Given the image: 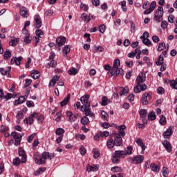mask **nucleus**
I'll return each instance as SVG.
<instances>
[{"label":"nucleus","instance_id":"f257e3e1","mask_svg":"<svg viewBox=\"0 0 177 177\" xmlns=\"http://www.w3.org/2000/svg\"><path fill=\"white\" fill-rule=\"evenodd\" d=\"M34 158L35 163L37 164V165H42V164H45L47 158H49V152L44 151L41 154V157L39 156L38 154H35L34 155Z\"/></svg>","mask_w":177,"mask_h":177},{"label":"nucleus","instance_id":"f03ea898","mask_svg":"<svg viewBox=\"0 0 177 177\" xmlns=\"http://www.w3.org/2000/svg\"><path fill=\"white\" fill-rule=\"evenodd\" d=\"M127 156V152L125 151H115L114 155L111 158V161L113 164H118L120 162V158H124Z\"/></svg>","mask_w":177,"mask_h":177},{"label":"nucleus","instance_id":"7ed1b4c3","mask_svg":"<svg viewBox=\"0 0 177 177\" xmlns=\"http://www.w3.org/2000/svg\"><path fill=\"white\" fill-rule=\"evenodd\" d=\"M162 16H164V8H162L161 6H159L154 14V20H156V23L161 22L162 20Z\"/></svg>","mask_w":177,"mask_h":177},{"label":"nucleus","instance_id":"20e7f679","mask_svg":"<svg viewBox=\"0 0 177 177\" xmlns=\"http://www.w3.org/2000/svg\"><path fill=\"white\" fill-rule=\"evenodd\" d=\"M145 160V156H142V155H137L135 156L133 158H129L128 159L129 162H131V164H142V162H143Z\"/></svg>","mask_w":177,"mask_h":177},{"label":"nucleus","instance_id":"39448f33","mask_svg":"<svg viewBox=\"0 0 177 177\" xmlns=\"http://www.w3.org/2000/svg\"><path fill=\"white\" fill-rule=\"evenodd\" d=\"M66 41H67V39H66L65 37L60 36L58 38L56 39V48H58V50H60V47L63 46L64 44H66Z\"/></svg>","mask_w":177,"mask_h":177},{"label":"nucleus","instance_id":"423d86ee","mask_svg":"<svg viewBox=\"0 0 177 177\" xmlns=\"http://www.w3.org/2000/svg\"><path fill=\"white\" fill-rule=\"evenodd\" d=\"M66 117L68 118V122H75L78 118V113L73 114V112L70 111H66Z\"/></svg>","mask_w":177,"mask_h":177},{"label":"nucleus","instance_id":"0eeeda50","mask_svg":"<svg viewBox=\"0 0 177 177\" xmlns=\"http://www.w3.org/2000/svg\"><path fill=\"white\" fill-rule=\"evenodd\" d=\"M147 89V85L146 84H138L134 87V93H140V92H143Z\"/></svg>","mask_w":177,"mask_h":177},{"label":"nucleus","instance_id":"6e6552de","mask_svg":"<svg viewBox=\"0 0 177 177\" xmlns=\"http://www.w3.org/2000/svg\"><path fill=\"white\" fill-rule=\"evenodd\" d=\"M80 102L84 107H91V102H89V95H86L80 97Z\"/></svg>","mask_w":177,"mask_h":177},{"label":"nucleus","instance_id":"1a4fd4ad","mask_svg":"<svg viewBox=\"0 0 177 177\" xmlns=\"http://www.w3.org/2000/svg\"><path fill=\"white\" fill-rule=\"evenodd\" d=\"M81 111H84L85 112V115L86 117H92L93 118H95V113L92 112L91 109L89 107H84V106H82L80 108Z\"/></svg>","mask_w":177,"mask_h":177},{"label":"nucleus","instance_id":"9d476101","mask_svg":"<svg viewBox=\"0 0 177 177\" xmlns=\"http://www.w3.org/2000/svg\"><path fill=\"white\" fill-rule=\"evenodd\" d=\"M146 81V73L140 72L136 77V82L137 84H143Z\"/></svg>","mask_w":177,"mask_h":177},{"label":"nucleus","instance_id":"9b49d317","mask_svg":"<svg viewBox=\"0 0 177 177\" xmlns=\"http://www.w3.org/2000/svg\"><path fill=\"white\" fill-rule=\"evenodd\" d=\"M140 118L142 121L143 124H147V120H146V117H147V110L141 109L139 111Z\"/></svg>","mask_w":177,"mask_h":177},{"label":"nucleus","instance_id":"f8f14e48","mask_svg":"<svg viewBox=\"0 0 177 177\" xmlns=\"http://www.w3.org/2000/svg\"><path fill=\"white\" fill-rule=\"evenodd\" d=\"M172 129H174V127L170 126L168 128V129L163 133L162 135H163L165 139H169V138H171V135H172V133L174 132L172 131Z\"/></svg>","mask_w":177,"mask_h":177},{"label":"nucleus","instance_id":"ddd939ff","mask_svg":"<svg viewBox=\"0 0 177 177\" xmlns=\"http://www.w3.org/2000/svg\"><path fill=\"white\" fill-rule=\"evenodd\" d=\"M23 60V57H13L10 60V64H16V66H20V61Z\"/></svg>","mask_w":177,"mask_h":177},{"label":"nucleus","instance_id":"4468645a","mask_svg":"<svg viewBox=\"0 0 177 177\" xmlns=\"http://www.w3.org/2000/svg\"><path fill=\"white\" fill-rule=\"evenodd\" d=\"M136 143L138 145V146H140L142 149L141 154H145V151L146 150V145H145V143H143V141L140 138H138L136 140Z\"/></svg>","mask_w":177,"mask_h":177},{"label":"nucleus","instance_id":"2eb2a0df","mask_svg":"<svg viewBox=\"0 0 177 177\" xmlns=\"http://www.w3.org/2000/svg\"><path fill=\"white\" fill-rule=\"evenodd\" d=\"M34 20L36 23V28H41V27H42V21H41V17L39 15H35Z\"/></svg>","mask_w":177,"mask_h":177},{"label":"nucleus","instance_id":"dca6fc26","mask_svg":"<svg viewBox=\"0 0 177 177\" xmlns=\"http://www.w3.org/2000/svg\"><path fill=\"white\" fill-rule=\"evenodd\" d=\"M162 145L165 150H167V153H171L172 151V145H171V143L165 140L162 142Z\"/></svg>","mask_w":177,"mask_h":177},{"label":"nucleus","instance_id":"f3484780","mask_svg":"<svg viewBox=\"0 0 177 177\" xmlns=\"http://www.w3.org/2000/svg\"><path fill=\"white\" fill-rule=\"evenodd\" d=\"M92 17H93V16L86 15V13L83 12L81 15V19L82 20H83L84 21H86V23H89V21H91V20H92Z\"/></svg>","mask_w":177,"mask_h":177},{"label":"nucleus","instance_id":"a211bd4d","mask_svg":"<svg viewBox=\"0 0 177 177\" xmlns=\"http://www.w3.org/2000/svg\"><path fill=\"white\" fill-rule=\"evenodd\" d=\"M19 13L22 17H28V10L26 8V7H21L19 10Z\"/></svg>","mask_w":177,"mask_h":177},{"label":"nucleus","instance_id":"6ab92c4d","mask_svg":"<svg viewBox=\"0 0 177 177\" xmlns=\"http://www.w3.org/2000/svg\"><path fill=\"white\" fill-rule=\"evenodd\" d=\"M115 146H122V138L120 137V135H115V138L114 140Z\"/></svg>","mask_w":177,"mask_h":177},{"label":"nucleus","instance_id":"aec40b11","mask_svg":"<svg viewBox=\"0 0 177 177\" xmlns=\"http://www.w3.org/2000/svg\"><path fill=\"white\" fill-rule=\"evenodd\" d=\"M165 82H168L170 86H171L172 89H177V78L176 80H166Z\"/></svg>","mask_w":177,"mask_h":177},{"label":"nucleus","instance_id":"412c9836","mask_svg":"<svg viewBox=\"0 0 177 177\" xmlns=\"http://www.w3.org/2000/svg\"><path fill=\"white\" fill-rule=\"evenodd\" d=\"M34 118H38V113H37V112H34L33 113L29 115L28 120L30 125L34 124Z\"/></svg>","mask_w":177,"mask_h":177},{"label":"nucleus","instance_id":"4be33fe9","mask_svg":"<svg viewBox=\"0 0 177 177\" xmlns=\"http://www.w3.org/2000/svg\"><path fill=\"white\" fill-rule=\"evenodd\" d=\"M70 97H71V94H68V95L60 102L61 107H64V106L67 105V104L70 102Z\"/></svg>","mask_w":177,"mask_h":177},{"label":"nucleus","instance_id":"5701e85b","mask_svg":"<svg viewBox=\"0 0 177 177\" xmlns=\"http://www.w3.org/2000/svg\"><path fill=\"white\" fill-rule=\"evenodd\" d=\"M96 171H99V167H97V166L87 165V169H86L87 172H96Z\"/></svg>","mask_w":177,"mask_h":177},{"label":"nucleus","instance_id":"b1692460","mask_svg":"<svg viewBox=\"0 0 177 177\" xmlns=\"http://www.w3.org/2000/svg\"><path fill=\"white\" fill-rule=\"evenodd\" d=\"M147 97H149V93H145L141 98V102L142 104H149V100H147Z\"/></svg>","mask_w":177,"mask_h":177},{"label":"nucleus","instance_id":"393cba45","mask_svg":"<svg viewBox=\"0 0 177 177\" xmlns=\"http://www.w3.org/2000/svg\"><path fill=\"white\" fill-rule=\"evenodd\" d=\"M40 76L41 75L39 74V71H35V70L32 71V73H31L32 78H33L34 80H38V78H39Z\"/></svg>","mask_w":177,"mask_h":177},{"label":"nucleus","instance_id":"a878e982","mask_svg":"<svg viewBox=\"0 0 177 177\" xmlns=\"http://www.w3.org/2000/svg\"><path fill=\"white\" fill-rule=\"evenodd\" d=\"M70 50H71V48L70 47V45L65 46L64 48L62 49V53L64 56H67V55L70 53Z\"/></svg>","mask_w":177,"mask_h":177},{"label":"nucleus","instance_id":"bb28decb","mask_svg":"<svg viewBox=\"0 0 177 177\" xmlns=\"http://www.w3.org/2000/svg\"><path fill=\"white\" fill-rule=\"evenodd\" d=\"M12 57V52L9 49H6L3 54L4 60H9V58Z\"/></svg>","mask_w":177,"mask_h":177},{"label":"nucleus","instance_id":"cd10ccee","mask_svg":"<svg viewBox=\"0 0 177 177\" xmlns=\"http://www.w3.org/2000/svg\"><path fill=\"white\" fill-rule=\"evenodd\" d=\"M26 101V97H24L23 95H21L17 100L15 101V104H21L22 103H24Z\"/></svg>","mask_w":177,"mask_h":177},{"label":"nucleus","instance_id":"c85d7f7f","mask_svg":"<svg viewBox=\"0 0 177 177\" xmlns=\"http://www.w3.org/2000/svg\"><path fill=\"white\" fill-rule=\"evenodd\" d=\"M150 167L151 171H153V172H160V167H158V165H157L156 164L151 163Z\"/></svg>","mask_w":177,"mask_h":177},{"label":"nucleus","instance_id":"c756f323","mask_svg":"<svg viewBox=\"0 0 177 177\" xmlns=\"http://www.w3.org/2000/svg\"><path fill=\"white\" fill-rule=\"evenodd\" d=\"M26 34L24 38V41L25 44H30L31 43V37H30V35L28 34V32L27 30Z\"/></svg>","mask_w":177,"mask_h":177},{"label":"nucleus","instance_id":"7c9ffc66","mask_svg":"<svg viewBox=\"0 0 177 177\" xmlns=\"http://www.w3.org/2000/svg\"><path fill=\"white\" fill-rule=\"evenodd\" d=\"M56 66H57V62H56V61L51 59V61L50 62V63H48L46 67V68H50V67L55 68L56 67Z\"/></svg>","mask_w":177,"mask_h":177},{"label":"nucleus","instance_id":"2f4dec72","mask_svg":"<svg viewBox=\"0 0 177 177\" xmlns=\"http://www.w3.org/2000/svg\"><path fill=\"white\" fill-rule=\"evenodd\" d=\"M20 42V39L15 38L14 39H11L10 41V46H17V44Z\"/></svg>","mask_w":177,"mask_h":177},{"label":"nucleus","instance_id":"473e14b6","mask_svg":"<svg viewBox=\"0 0 177 177\" xmlns=\"http://www.w3.org/2000/svg\"><path fill=\"white\" fill-rule=\"evenodd\" d=\"M114 140L113 138L109 139L106 142V146L109 149H113L114 147Z\"/></svg>","mask_w":177,"mask_h":177},{"label":"nucleus","instance_id":"72a5a7b5","mask_svg":"<svg viewBox=\"0 0 177 177\" xmlns=\"http://www.w3.org/2000/svg\"><path fill=\"white\" fill-rule=\"evenodd\" d=\"M78 71L75 68H71L68 71V74L70 75H77Z\"/></svg>","mask_w":177,"mask_h":177},{"label":"nucleus","instance_id":"f704fd0d","mask_svg":"<svg viewBox=\"0 0 177 177\" xmlns=\"http://www.w3.org/2000/svg\"><path fill=\"white\" fill-rule=\"evenodd\" d=\"M80 122L82 124V125H88V124H89V118H88L86 116H84L82 118Z\"/></svg>","mask_w":177,"mask_h":177},{"label":"nucleus","instance_id":"c9c22d12","mask_svg":"<svg viewBox=\"0 0 177 177\" xmlns=\"http://www.w3.org/2000/svg\"><path fill=\"white\" fill-rule=\"evenodd\" d=\"M101 104L102 106H107L109 104V98L106 96H103L102 97Z\"/></svg>","mask_w":177,"mask_h":177},{"label":"nucleus","instance_id":"e433bc0d","mask_svg":"<svg viewBox=\"0 0 177 177\" xmlns=\"http://www.w3.org/2000/svg\"><path fill=\"white\" fill-rule=\"evenodd\" d=\"M159 122L160 125H165L167 124V118L164 115H161Z\"/></svg>","mask_w":177,"mask_h":177},{"label":"nucleus","instance_id":"4c0bfd02","mask_svg":"<svg viewBox=\"0 0 177 177\" xmlns=\"http://www.w3.org/2000/svg\"><path fill=\"white\" fill-rule=\"evenodd\" d=\"M156 118H157L156 116V113L151 112L148 114V120H150L151 121H154Z\"/></svg>","mask_w":177,"mask_h":177},{"label":"nucleus","instance_id":"58836bf2","mask_svg":"<svg viewBox=\"0 0 177 177\" xmlns=\"http://www.w3.org/2000/svg\"><path fill=\"white\" fill-rule=\"evenodd\" d=\"M132 150H133L132 146L127 147L124 151L126 152V156H131V154H132Z\"/></svg>","mask_w":177,"mask_h":177},{"label":"nucleus","instance_id":"ea45409f","mask_svg":"<svg viewBox=\"0 0 177 177\" xmlns=\"http://www.w3.org/2000/svg\"><path fill=\"white\" fill-rule=\"evenodd\" d=\"M115 75H124V69L122 68H116V70L115 71Z\"/></svg>","mask_w":177,"mask_h":177},{"label":"nucleus","instance_id":"a19ab883","mask_svg":"<svg viewBox=\"0 0 177 177\" xmlns=\"http://www.w3.org/2000/svg\"><path fill=\"white\" fill-rule=\"evenodd\" d=\"M142 44H144V45H146L147 46H153V44H151V41L149 39H143Z\"/></svg>","mask_w":177,"mask_h":177},{"label":"nucleus","instance_id":"79ce46f5","mask_svg":"<svg viewBox=\"0 0 177 177\" xmlns=\"http://www.w3.org/2000/svg\"><path fill=\"white\" fill-rule=\"evenodd\" d=\"M156 66H161L164 64V57L159 56L158 61L156 62Z\"/></svg>","mask_w":177,"mask_h":177},{"label":"nucleus","instance_id":"37998d69","mask_svg":"<svg viewBox=\"0 0 177 177\" xmlns=\"http://www.w3.org/2000/svg\"><path fill=\"white\" fill-rule=\"evenodd\" d=\"M120 66V59H115L113 62V68H118Z\"/></svg>","mask_w":177,"mask_h":177},{"label":"nucleus","instance_id":"c03bdc74","mask_svg":"<svg viewBox=\"0 0 177 177\" xmlns=\"http://www.w3.org/2000/svg\"><path fill=\"white\" fill-rule=\"evenodd\" d=\"M101 115L103 120H104L105 121L109 120V114H107L106 111H101Z\"/></svg>","mask_w":177,"mask_h":177},{"label":"nucleus","instance_id":"a18cd8bd","mask_svg":"<svg viewBox=\"0 0 177 177\" xmlns=\"http://www.w3.org/2000/svg\"><path fill=\"white\" fill-rule=\"evenodd\" d=\"M55 133H56V135H58L59 136H62V135H63V133H64V129H63L62 128H58L56 129Z\"/></svg>","mask_w":177,"mask_h":177},{"label":"nucleus","instance_id":"49530a36","mask_svg":"<svg viewBox=\"0 0 177 177\" xmlns=\"http://www.w3.org/2000/svg\"><path fill=\"white\" fill-rule=\"evenodd\" d=\"M15 145L19 146V145H20V142H21V136H17V138H15Z\"/></svg>","mask_w":177,"mask_h":177},{"label":"nucleus","instance_id":"de8ad7c7","mask_svg":"<svg viewBox=\"0 0 177 177\" xmlns=\"http://www.w3.org/2000/svg\"><path fill=\"white\" fill-rule=\"evenodd\" d=\"M111 171L112 172H121L122 171V169L120 167H113L111 169Z\"/></svg>","mask_w":177,"mask_h":177},{"label":"nucleus","instance_id":"09e8293b","mask_svg":"<svg viewBox=\"0 0 177 177\" xmlns=\"http://www.w3.org/2000/svg\"><path fill=\"white\" fill-rule=\"evenodd\" d=\"M25 84L24 88H28L29 85H31V83L32 82V80L31 79H26L25 80Z\"/></svg>","mask_w":177,"mask_h":177},{"label":"nucleus","instance_id":"8fccbe9b","mask_svg":"<svg viewBox=\"0 0 177 177\" xmlns=\"http://www.w3.org/2000/svg\"><path fill=\"white\" fill-rule=\"evenodd\" d=\"M120 96H122L124 95V96H127L128 95V88H122V90L120 92Z\"/></svg>","mask_w":177,"mask_h":177},{"label":"nucleus","instance_id":"3c124183","mask_svg":"<svg viewBox=\"0 0 177 177\" xmlns=\"http://www.w3.org/2000/svg\"><path fill=\"white\" fill-rule=\"evenodd\" d=\"M13 165H16L17 167L20 165V158L17 157L13 160Z\"/></svg>","mask_w":177,"mask_h":177},{"label":"nucleus","instance_id":"603ef678","mask_svg":"<svg viewBox=\"0 0 177 177\" xmlns=\"http://www.w3.org/2000/svg\"><path fill=\"white\" fill-rule=\"evenodd\" d=\"M100 157V152L99 151L94 149L93 150V158H99Z\"/></svg>","mask_w":177,"mask_h":177},{"label":"nucleus","instance_id":"864d4df0","mask_svg":"<svg viewBox=\"0 0 177 177\" xmlns=\"http://www.w3.org/2000/svg\"><path fill=\"white\" fill-rule=\"evenodd\" d=\"M99 31L101 34H104V31H106V26L104 24L100 26Z\"/></svg>","mask_w":177,"mask_h":177},{"label":"nucleus","instance_id":"5fc2aeb1","mask_svg":"<svg viewBox=\"0 0 177 177\" xmlns=\"http://www.w3.org/2000/svg\"><path fill=\"white\" fill-rule=\"evenodd\" d=\"M157 93H158V95H164V93H165V90L162 87H158L157 89Z\"/></svg>","mask_w":177,"mask_h":177},{"label":"nucleus","instance_id":"6e6d98bb","mask_svg":"<svg viewBox=\"0 0 177 177\" xmlns=\"http://www.w3.org/2000/svg\"><path fill=\"white\" fill-rule=\"evenodd\" d=\"M162 174L164 177L168 176V168L163 167L162 169Z\"/></svg>","mask_w":177,"mask_h":177},{"label":"nucleus","instance_id":"4d7b16f0","mask_svg":"<svg viewBox=\"0 0 177 177\" xmlns=\"http://www.w3.org/2000/svg\"><path fill=\"white\" fill-rule=\"evenodd\" d=\"M164 48H165V43L159 44L158 47V52H161V50H164Z\"/></svg>","mask_w":177,"mask_h":177},{"label":"nucleus","instance_id":"13d9d810","mask_svg":"<svg viewBox=\"0 0 177 177\" xmlns=\"http://www.w3.org/2000/svg\"><path fill=\"white\" fill-rule=\"evenodd\" d=\"M17 118L18 120H23L24 118V114L21 111H19L17 114Z\"/></svg>","mask_w":177,"mask_h":177},{"label":"nucleus","instance_id":"bf43d9fd","mask_svg":"<svg viewBox=\"0 0 177 177\" xmlns=\"http://www.w3.org/2000/svg\"><path fill=\"white\" fill-rule=\"evenodd\" d=\"M131 31L133 33L136 31V26H135V23H133V21H131Z\"/></svg>","mask_w":177,"mask_h":177},{"label":"nucleus","instance_id":"052dcab7","mask_svg":"<svg viewBox=\"0 0 177 177\" xmlns=\"http://www.w3.org/2000/svg\"><path fill=\"white\" fill-rule=\"evenodd\" d=\"M59 80H60V76L55 75L51 80L53 82V85H56V82L59 81Z\"/></svg>","mask_w":177,"mask_h":177},{"label":"nucleus","instance_id":"680f3d73","mask_svg":"<svg viewBox=\"0 0 177 177\" xmlns=\"http://www.w3.org/2000/svg\"><path fill=\"white\" fill-rule=\"evenodd\" d=\"M13 97V95L10 93H8L6 95L3 96V99H6V101L9 100V99H12Z\"/></svg>","mask_w":177,"mask_h":177},{"label":"nucleus","instance_id":"e2e57ef3","mask_svg":"<svg viewBox=\"0 0 177 177\" xmlns=\"http://www.w3.org/2000/svg\"><path fill=\"white\" fill-rule=\"evenodd\" d=\"M36 135H37L36 133H32V135H30L28 137V143H31V142H32V140H34V138H35Z\"/></svg>","mask_w":177,"mask_h":177},{"label":"nucleus","instance_id":"0e129e2a","mask_svg":"<svg viewBox=\"0 0 177 177\" xmlns=\"http://www.w3.org/2000/svg\"><path fill=\"white\" fill-rule=\"evenodd\" d=\"M80 151L82 156H85V154H86V149L84 146L80 147Z\"/></svg>","mask_w":177,"mask_h":177},{"label":"nucleus","instance_id":"69168bd1","mask_svg":"<svg viewBox=\"0 0 177 177\" xmlns=\"http://www.w3.org/2000/svg\"><path fill=\"white\" fill-rule=\"evenodd\" d=\"M140 39L143 40V39H149V32H145L143 33V35L142 36H140Z\"/></svg>","mask_w":177,"mask_h":177},{"label":"nucleus","instance_id":"338daca9","mask_svg":"<svg viewBox=\"0 0 177 177\" xmlns=\"http://www.w3.org/2000/svg\"><path fill=\"white\" fill-rule=\"evenodd\" d=\"M26 106L28 107H34L35 104H34V102L28 100L26 101Z\"/></svg>","mask_w":177,"mask_h":177},{"label":"nucleus","instance_id":"774afa93","mask_svg":"<svg viewBox=\"0 0 177 177\" xmlns=\"http://www.w3.org/2000/svg\"><path fill=\"white\" fill-rule=\"evenodd\" d=\"M80 9L84 10V12H88V6L84 3H81Z\"/></svg>","mask_w":177,"mask_h":177}]
</instances>
